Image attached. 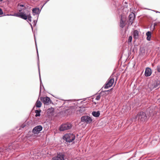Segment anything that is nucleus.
<instances>
[{
	"instance_id": "nucleus-29",
	"label": "nucleus",
	"mask_w": 160,
	"mask_h": 160,
	"mask_svg": "<svg viewBox=\"0 0 160 160\" xmlns=\"http://www.w3.org/2000/svg\"><path fill=\"white\" fill-rule=\"evenodd\" d=\"M157 24L156 23H154V25L153 26V27L152 28V29H151V30H152V31H153L154 30V28H155V26Z\"/></svg>"
},
{
	"instance_id": "nucleus-3",
	"label": "nucleus",
	"mask_w": 160,
	"mask_h": 160,
	"mask_svg": "<svg viewBox=\"0 0 160 160\" xmlns=\"http://www.w3.org/2000/svg\"><path fill=\"white\" fill-rule=\"evenodd\" d=\"M63 138L66 140V142H72L75 139V136L73 134H67L64 135Z\"/></svg>"
},
{
	"instance_id": "nucleus-7",
	"label": "nucleus",
	"mask_w": 160,
	"mask_h": 160,
	"mask_svg": "<svg viewBox=\"0 0 160 160\" xmlns=\"http://www.w3.org/2000/svg\"><path fill=\"white\" fill-rule=\"evenodd\" d=\"M65 155L63 153H58L56 156L52 158V160H64Z\"/></svg>"
},
{
	"instance_id": "nucleus-35",
	"label": "nucleus",
	"mask_w": 160,
	"mask_h": 160,
	"mask_svg": "<svg viewBox=\"0 0 160 160\" xmlns=\"http://www.w3.org/2000/svg\"><path fill=\"white\" fill-rule=\"evenodd\" d=\"M27 7L28 9H29L31 8L30 7H29L28 6H27Z\"/></svg>"
},
{
	"instance_id": "nucleus-11",
	"label": "nucleus",
	"mask_w": 160,
	"mask_h": 160,
	"mask_svg": "<svg viewBox=\"0 0 160 160\" xmlns=\"http://www.w3.org/2000/svg\"><path fill=\"white\" fill-rule=\"evenodd\" d=\"M42 128L41 125H38L33 128L32 132L34 134L39 133L42 130Z\"/></svg>"
},
{
	"instance_id": "nucleus-33",
	"label": "nucleus",
	"mask_w": 160,
	"mask_h": 160,
	"mask_svg": "<svg viewBox=\"0 0 160 160\" xmlns=\"http://www.w3.org/2000/svg\"><path fill=\"white\" fill-rule=\"evenodd\" d=\"M149 110H150V108H148V110H147V112H148V111H149Z\"/></svg>"
},
{
	"instance_id": "nucleus-2",
	"label": "nucleus",
	"mask_w": 160,
	"mask_h": 160,
	"mask_svg": "<svg viewBox=\"0 0 160 160\" xmlns=\"http://www.w3.org/2000/svg\"><path fill=\"white\" fill-rule=\"evenodd\" d=\"M137 119L139 121L144 122L147 120V116L145 113L141 112L137 115L135 118L132 119V121L135 122Z\"/></svg>"
},
{
	"instance_id": "nucleus-18",
	"label": "nucleus",
	"mask_w": 160,
	"mask_h": 160,
	"mask_svg": "<svg viewBox=\"0 0 160 160\" xmlns=\"http://www.w3.org/2000/svg\"><path fill=\"white\" fill-rule=\"evenodd\" d=\"M92 115L94 117H98L100 115V113L99 111L97 112L93 111L92 112Z\"/></svg>"
},
{
	"instance_id": "nucleus-8",
	"label": "nucleus",
	"mask_w": 160,
	"mask_h": 160,
	"mask_svg": "<svg viewBox=\"0 0 160 160\" xmlns=\"http://www.w3.org/2000/svg\"><path fill=\"white\" fill-rule=\"evenodd\" d=\"M114 82V78L110 77L108 80L104 88L105 89L111 87Z\"/></svg>"
},
{
	"instance_id": "nucleus-17",
	"label": "nucleus",
	"mask_w": 160,
	"mask_h": 160,
	"mask_svg": "<svg viewBox=\"0 0 160 160\" xmlns=\"http://www.w3.org/2000/svg\"><path fill=\"white\" fill-rule=\"evenodd\" d=\"M133 37L135 39H137L138 38L139 32L137 30H135L133 33Z\"/></svg>"
},
{
	"instance_id": "nucleus-9",
	"label": "nucleus",
	"mask_w": 160,
	"mask_h": 160,
	"mask_svg": "<svg viewBox=\"0 0 160 160\" xmlns=\"http://www.w3.org/2000/svg\"><path fill=\"white\" fill-rule=\"evenodd\" d=\"M40 99L45 104H49L51 103L52 102L50 98L47 97H41L40 98Z\"/></svg>"
},
{
	"instance_id": "nucleus-12",
	"label": "nucleus",
	"mask_w": 160,
	"mask_h": 160,
	"mask_svg": "<svg viewBox=\"0 0 160 160\" xmlns=\"http://www.w3.org/2000/svg\"><path fill=\"white\" fill-rule=\"evenodd\" d=\"M18 9L19 12H22V11L25 10L26 9V7L25 4H18Z\"/></svg>"
},
{
	"instance_id": "nucleus-10",
	"label": "nucleus",
	"mask_w": 160,
	"mask_h": 160,
	"mask_svg": "<svg viewBox=\"0 0 160 160\" xmlns=\"http://www.w3.org/2000/svg\"><path fill=\"white\" fill-rule=\"evenodd\" d=\"M35 43H36V49H37V56H38V69L39 73V75L40 81V93L41 92V86H42H42H43H43L42 85V80H41V77H40V68H39V55H38V48L37 47L36 42V41H35Z\"/></svg>"
},
{
	"instance_id": "nucleus-14",
	"label": "nucleus",
	"mask_w": 160,
	"mask_h": 160,
	"mask_svg": "<svg viewBox=\"0 0 160 160\" xmlns=\"http://www.w3.org/2000/svg\"><path fill=\"white\" fill-rule=\"evenodd\" d=\"M151 69L148 68H146L145 72V76L146 77L149 76L151 75Z\"/></svg>"
},
{
	"instance_id": "nucleus-30",
	"label": "nucleus",
	"mask_w": 160,
	"mask_h": 160,
	"mask_svg": "<svg viewBox=\"0 0 160 160\" xmlns=\"http://www.w3.org/2000/svg\"><path fill=\"white\" fill-rule=\"evenodd\" d=\"M157 69H158V71L160 72V66H158Z\"/></svg>"
},
{
	"instance_id": "nucleus-1",
	"label": "nucleus",
	"mask_w": 160,
	"mask_h": 160,
	"mask_svg": "<svg viewBox=\"0 0 160 160\" xmlns=\"http://www.w3.org/2000/svg\"><path fill=\"white\" fill-rule=\"evenodd\" d=\"M7 15H11L18 17L24 20H27L28 19V20L30 21H31L32 17L31 16L30 14V13L26 15L24 12H22L15 13L13 15L11 14L9 15L8 14Z\"/></svg>"
},
{
	"instance_id": "nucleus-22",
	"label": "nucleus",
	"mask_w": 160,
	"mask_h": 160,
	"mask_svg": "<svg viewBox=\"0 0 160 160\" xmlns=\"http://www.w3.org/2000/svg\"><path fill=\"white\" fill-rule=\"evenodd\" d=\"M111 90V89L105 91H101V93L103 94H105V95H108L109 93V92Z\"/></svg>"
},
{
	"instance_id": "nucleus-34",
	"label": "nucleus",
	"mask_w": 160,
	"mask_h": 160,
	"mask_svg": "<svg viewBox=\"0 0 160 160\" xmlns=\"http://www.w3.org/2000/svg\"><path fill=\"white\" fill-rule=\"evenodd\" d=\"M30 25L31 26V28H32V24H30Z\"/></svg>"
},
{
	"instance_id": "nucleus-23",
	"label": "nucleus",
	"mask_w": 160,
	"mask_h": 160,
	"mask_svg": "<svg viewBox=\"0 0 160 160\" xmlns=\"http://www.w3.org/2000/svg\"><path fill=\"white\" fill-rule=\"evenodd\" d=\"M41 112V110H36L35 111V112L36 113V114L35 115L36 117H38V116H40V113Z\"/></svg>"
},
{
	"instance_id": "nucleus-16",
	"label": "nucleus",
	"mask_w": 160,
	"mask_h": 160,
	"mask_svg": "<svg viewBox=\"0 0 160 160\" xmlns=\"http://www.w3.org/2000/svg\"><path fill=\"white\" fill-rule=\"evenodd\" d=\"M125 25V22L124 21L122 17L121 18L120 22V26L122 28H123Z\"/></svg>"
},
{
	"instance_id": "nucleus-5",
	"label": "nucleus",
	"mask_w": 160,
	"mask_h": 160,
	"mask_svg": "<svg viewBox=\"0 0 160 160\" xmlns=\"http://www.w3.org/2000/svg\"><path fill=\"white\" fill-rule=\"evenodd\" d=\"M81 119V122L87 124L90 123L92 121V119L91 118L88 116L82 117Z\"/></svg>"
},
{
	"instance_id": "nucleus-32",
	"label": "nucleus",
	"mask_w": 160,
	"mask_h": 160,
	"mask_svg": "<svg viewBox=\"0 0 160 160\" xmlns=\"http://www.w3.org/2000/svg\"><path fill=\"white\" fill-rule=\"evenodd\" d=\"M2 148H0V155L2 154V152H1L2 151Z\"/></svg>"
},
{
	"instance_id": "nucleus-28",
	"label": "nucleus",
	"mask_w": 160,
	"mask_h": 160,
	"mask_svg": "<svg viewBox=\"0 0 160 160\" xmlns=\"http://www.w3.org/2000/svg\"><path fill=\"white\" fill-rule=\"evenodd\" d=\"M149 112V115L150 116H152L153 115V114L152 113V111L151 110V111Z\"/></svg>"
},
{
	"instance_id": "nucleus-21",
	"label": "nucleus",
	"mask_w": 160,
	"mask_h": 160,
	"mask_svg": "<svg viewBox=\"0 0 160 160\" xmlns=\"http://www.w3.org/2000/svg\"><path fill=\"white\" fill-rule=\"evenodd\" d=\"M41 105L42 103L41 102V101L38 100L36 102V107L38 108H40L41 107Z\"/></svg>"
},
{
	"instance_id": "nucleus-36",
	"label": "nucleus",
	"mask_w": 160,
	"mask_h": 160,
	"mask_svg": "<svg viewBox=\"0 0 160 160\" xmlns=\"http://www.w3.org/2000/svg\"><path fill=\"white\" fill-rule=\"evenodd\" d=\"M70 101V100H66L65 101V102H66V101H68H68Z\"/></svg>"
},
{
	"instance_id": "nucleus-24",
	"label": "nucleus",
	"mask_w": 160,
	"mask_h": 160,
	"mask_svg": "<svg viewBox=\"0 0 160 160\" xmlns=\"http://www.w3.org/2000/svg\"><path fill=\"white\" fill-rule=\"evenodd\" d=\"M80 109L79 110V111L80 112H82L85 110V108L84 107H80Z\"/></svg>"
},
{
	"instance_id": "nucleus-19",
	"label": "nucleus",
	"mask_w": 160,
	"mask_h": 160,
	"mask_svg": "<svg viewBox=\"0 0 160 160\" xmlns=\"http://www.w3.org/2000/svg\"><path fill=\"white\" fill-rule=\"evenodd\" d=\"M146 35L147 36V39L148 41H150L151 40V32L150 31H148L146 33Z\"/></svg>"
},
{
	"instance_id": "nucleus-31",
	"label": "nucleus",
	"mask_w": 160,
	"mask_h": 160,
	"mask_svg": "<svg viewBox=\"0 0 160 160\" xmlns=\"http://www.w3.org/2000/svg\"><path fill=\"white\" fill-rule=\"evenodd\" d=\"M26 125L25 124H23L21 126V128H23Z\"/></svg>"
},
{
	"instance_id": "nucleus-13",
	"label": "nucleus",
	"mask_w": 160,
	"mask_h": 160,
	"mask_svg": "<svg viewBox=\"0 0 160 160\" xmlns=\"http://www.w3.org/2000/svg\"><path fill=\"white\" fill-rule=\"evenodd\" d=\"M135 18V16L134 14L132 12L129 16V23H130L131 24L132 23L133 21L134 20Z\"/></svg>"
},
{
	"instance_id": "nucleus-25",
	"label": "nucleus",
	"mask_w": 160,
	"mask_h": 160,
	"mask_svg": "<svg viewBox=\"0 0 160 160\" xmlns=\"http://www.w3.org/2000/svg\"><path fill=\"white\" fill-rule=\"evenodd\" d=\"M100 95L99 94L96 97L95 99L97 100H99L100 98Z\"/></svg>"
},
{
	"instance_id": "nucleus-26",
	"label": "nucleus",
	"mask_w": 160,
	"mask_h": 160,
	"mask_svg": "<svg viewBox=\"0 0 160 160\" xmlns=\"http://www.w3.org/2000/svg\"><path fill=\"white\" fill-rule=\"evenodd\" d=\"M132 37L131 36H130L128 38V42H131L132 41Z\"/></svg>"
},
{
	"instance_id": "nucleus-4",
	"label": "nucleus",
	"mask_w": 160,
	"mask_h": 160,
	"mask_svg": "<svg viewBox=\"0 0 160 160\" xmlns=\"http://www.w3.org/2000/svg\"><path fill=\"white\" fill-rule=\"evenodd\" d=\"M160 86V81H159L153 82L149 85V88L151 90H152L155 88H158Z\"/></svg>"
},
{
	"instance_id": "nucleus-6",
	"label": "nucleus",
	"mask_w": 160,
	"mask_h": 160,
	"mask_svg": "<svg viewBox=\"0 0 160 160\" xmlns=\"http://www.w3.org/2000/svg\"><path fill=\"white\" fill-rule=\"evenodd\" d=\"M72 125L69 123H67L62 124L59 128L60 131H64L70 129Z\"/></svg>"
},
{
	"instance_id": "nucleus-37",
	"label": "nucleus",
	"mask_w": 160,
	"mask_h": 160,
	"mask_svg": "<svg viewBox=\"0 0 160 160\" xmlns=\"http://www.w3.org/2000/svg\"><path fill=\"white\" fill-rule=\"evenodd\" d=\"M147 160H152V159H148Z\"/></svg>"
},
{
	"instance_id": "nucleus-20",
	"label": "nucleus",
	"mask_w": 160,
	"mask_h": 160,
	"mask_svg": "<svg viewBox=\"0 0 160 160\" xmlns=\"http://www.w3.org/2000/svg\"><path fill=\"white\" fill-rule=\"evenodd\" d=\"M54 109L53 108L51 107L48 109L47 110V112L48 113L52 114L54 112Z\"/></svg>"
},
{
	"instance_id": "nucleus-27",
	"label": "nucleus",
	"mask_w": 160,
	"mask_h": 160,
	"mask_svg": "<svg viewBox=\"0 0 160 160\" xmlns=\"http://www.w3.org/2000/svg\"><path fill=\"white\" fill-rule=\"evenodd\" d=\"M3 13L2 10L0 8V15H2Z\"/></svg>"
},
{
	"instance_id": "nucleus-38",
	"label": "nucleus",
	"mask_w": 160,
	"mask_h": 160,
	"mask_svg": "<svg viewBox=\"0 0 160 160\" xmlns=\"http://www.w3.org/2000/svg\"><path fill=\"white\" fill-rule=\"evenodd\" d=\"M34 24L35 23V21H34Z\"/></svg>"
},
{
	"instance_id": "nucleus-15",
	"label": "nucleus",
	"mask_w": 160,
	"mask_h": 160,
	"mask_svg": "<svg viewBox=\"0 0 160 160\" xmlns=\"http://www.w3.org/2000/svg\"><path fill=\"white\" fill-rule=\"evenodd\" d=\"M32 12L34 15L36 14H38L40 12V11L38 8H34L32 9Z\"/></svg>"
}]
</instances>
